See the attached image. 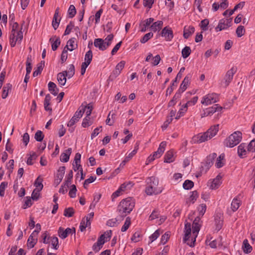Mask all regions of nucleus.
Instances as JSON below:
<instances>
[{"mask_svg":"<svg viewBox=\"0 0 255 255\" xmlns=\"http://www.w3.org/2000/svg\"><path fill=\"white\" fill-rule=\"evenodd\" d=\"M191 50L189 46H186L181 51L182 56L184 58H187L191 54Z\"/></svg>","mask_w":255,"mask_h":255,"instance_id":"nucleus-42","label":"nucleus"},{"mask_svg":"<svg viewBox=\"0 0 255 255\" xmlns=\"http://www.w3.org/2000/svg\"><path fill=\"white\" fill-rule=\"evenodd\" d=\"M51 97L49 94H48L46 95L44 101V109L46 111H49L50 113L52 112V108L49 107V106L50 105Z\"/></svg>","mask_w":255,"mask_h":255,"instance_id":"nucleus-29","label":"nucleus"},{"mask_svg":"<svg viewBox=\"0 0 255 255\" xmlns=\"http://www.w3.org/2000/svg\"><path fill=\"white\" fill-rule=\"evenodd\" d=\"M195 31V28L193 26H185L183 31V37L188 39Z\"/></svg>","mask_w":255,"mask_h":255,"instance_id":"nucleus-26","label":"nucleus"},{"mask_svg":"<svg viewBox=\"0 0 255 255\" xmlns=\"http://www.w3.org/2000/svg\"><path fill=\"white\" fill-rule=\"evenodd\" d=\"M160 34L162 37H165L167 41H171L173 37V31L171 28L168 26L163 28Z\"/></svg>","mask_w":255,"mask_h":255,"instance_id":"nucleus-12","label":"nucleus"},{"mask_svg":"<svg viewBox=\"0 0 255 255\" xmlns=\"http://www.w3.org/2000/svg\"><path fill=\"white\" fill-rule=\"evenodd\" d=\"M73 173L72 170H71L69 172V173L67 176V177H66L67 179L65 182V185H66L67 187H68L69 184L71 183V180L73 178Z\"/></svg>","mask_w":255,"mask_h":255,"instance_id":"nucleus-58","label":"nucleus"},{"mask_svg":"<svg viewBox=\"0 0 255 255\" xmlns=\"http://www.w3.org/2000/svg\"><path fill=\"white\" fill-rule=\"evenodd\" d=\"M209 21L208 19H204L202 20L201 21V23L200 24V28L203 30H204V31L207 30V29H208L207 26L209 24Z\"/></svg>","mask_w":255,"mask_h":255,"instance_id":"nucleus-63","label":"nucleus"},{"mask_svg":"<svg viewBox=\"0 0 255 255\" xmlns=\"http://www.w3.org/2000/svg\"><path fill=\"white\" fill-rule=\"evenodd\" d=\"M232 18H223L219 20L218 25L215 27L216 32L226 29L232 25Z\"/></svg>","mask_w":255,"mask_h":255,"instance_id":"nucleus-10","label":"nucleus"},{"mask_svg":"<svg viewBox=\"0 0 255 255\" xmlns=\"http://www.w3.org/2000/svg\"><path fill=\"white\" fill-rule=\"evenodd\" d=\"M91 225V222L90 219H88V217H86L83 218L81 221L80 225V230L81 232H83L85 230L86 227H88Z\"/></svg>","mask_w":255,"mask_h":255,"instance_id":"nucleus-28","label":"nucleus"},{"mask_svg":"<svg viewBox=\"0 0 255 255\" xmlns=\"http://www.w3.org/2000/svg\"><path fill=\"white\" fill-rule=\"evenodd\" d=\"M237 70V69L236 67H233L231 69L229 70L226 72L222 81V84L225 87L228 86L232 81L233 76L236 73Z\"/></svg>","mask_w":255,"mask_h":255,"instance_id":"nucleus-5","label":"nucleus"},{"mask_svg":"<svg viewBox=\"0 0 255 255\" xmlns=\"http://www.w3.org/2000/svg\"><path fill=\"white\" fill-rule=\"evenodd\" d=\"M153 36L152 32H150L145 34L140 40V42L141 43H145Z\"/></svg>","mask_w":255,"mask_h":255,"instance_id":"nucleus-53","label":"nucleus"},{"mask_svg":"<svg viewBox=\"0 0 255 255\" xmlns=\"http://www.w3.org/2000/svg\"><path fill=\"white\" fill-rule=\"evenodd\" d=\"M37 232L33 231L32 234L30 235L27 240V246L29 248H33L37 241Z\"/></svg>","mask_w":255,"mask_h":255,"instance_id":"nucleus-14","label":"nucleus"},{"mask_svg":"<svg viewBox=\"0 0 255 255\" xmlns=\"http://www.w3.org/2000/svg\"><path fill=\"white\" fill-rule=\"evenodd\" d=\"M146 188L145 192L147 195H157L163 190L162 187L158 186V178L155 176L148 177L146 179Z\"/></svg>","mask_w":255,"mask_h":255,"instance_id":"nucleus-2","label":"nucleus"},{"mask_svg":"<svg viewBox=\"0 0 255 255\" xmlns=\"http://www.w3.org/2000/svg\"><path fill=\"white\" fill-rule=\"evenodd\" d=\"M184 237L183 238V241L185 243H190L191 241H190L189 240L190 235H191V225L190 223H186L185 224V228H184Z\"/></svg>","mask_w":255,"mask_h":255,"instance_id":"nucleus-16","label":"nucleus"},{"mask_svg":"<svg viewBox=\"0 0 255 255\" xmlns=\"http://www.w3.org/2000/svg\"><path fill=\"white\" fill-rule=\"evenodd\" d=\"M225 155L222 154L217 158V161L215 163V166L217 168H219L224 165V163L222 161L224 159Z\"/></svg>","mask_w":255,"mask_h":255,"instance_id":"nucleus-40","label":"nucleus"},{"mask_svg":"<svg viewBox=\"0 0 255 255\" xmlns=\"http://www.w3.org/2000/svg\"><path fill=\"white\" fill-rule=\"evenodd\" d=\"M80 107H83V108H85L86 116L90 117L92 113V106L90 104L87 105H84V104H82Z\"/></svg>","mask_w":255,"mask_h":255,"instance_id":"nucleus-59","label":"nucleus"},{"mask_svg":"<svg viewBox=\"0 0 255 255\" xmlns=\"http://www.w3.org/2000/svg\"><path fill=\"white\" fill-rule=\"evenodd\" d=\"M8 183L7 182H2L0 185V196L3 197L5 188L7 187Z\"/></svg>","mask_w":255,"mask_h":255,"instance_id":"nucleus-57","label":"nucleus"},{"mask_svg":"<svg viewBox=\"0 0 255 255\" xmlns=\"http://www.w3.org/2000/svg\"><path fill=\"white\" fill-rule=\"evenodd\" d=\"M74 209L72 207H69L65 209L64 211V215L65 217H71L74 215Z\"/></svg>","mask_w":255,"mask_h":255,"instance_id":"nucleus-45","label":"nucleus"},{"mask_svg":"<svg viewBox=\"0 0 255 255\" xmlns=\"http://www.w3.org/2000/svg\"><path fill=\"white\" fill-rule=\"evenodd\" d=\"M242 249L245 254H250L253 250L252 247L249 244L248 240L245 239L243 241Z\"/></svg>","mask_w":255,"mask_h":255,"instance_id":"nucleus-30","label":"nucleus"},{"mask_svg":"<svg viewBox=\"0 0 255 255\" xmlns=\"http://www.w3.org/2000/svg\"><path fill=\"white\" fill-rule=\"evenodd\" d=\"M42 181H43V179L41 177H40V176H38L36 178V179L35 180V181L34 183V185L36 187L35 189H38V191H41L43 188V185L42 184Z\"/></svg>","mask_w":255,"mask_h":255,"instance_id":"nucleus-37","label":"nucleus"},{"mask_svg":"<svg viewBox=\"0 0 255 255\" xmlns=\"http://www.w3.org/2000/svg\"><path fill=\"white\" fill-rule=\"evenodd\" d=\"M245 1H242L239 3L238 4H236L233 9H232L229 12V15H232L234 12L237 10L239 8L242 9L245 5Z\"/></svg>","mask_w":255,"mask_h":255,"instance_id":"nucleus-54","label":"nucleus"},{"mask_svg":"<svg viewBox=\"0 0 255 255\" xmlns=\"http://www.w3.org/2000/svg\"><path fill=\"white\" fill-rule=\"evenodd\" d=\"M240 201L237 198H234L231 203L232 210L235 212L237 211L240 206Z\"/></svg>","mask_w":255,"mask_h":255,"instance_id":"nucleus-41","label":"nucleus"},{"mask_svg":"<svg viewBox=\"0 0 255 255\" xmlns=\"http://www.w3.org/2000/svg\"><path fill=\"white\" fill-rule=\"evenodd\" d=\"M162 21L158 20L153 23L150 28L152 31L156 32L157 30L160 29L162 28Z\"/></svg>","mask_w":255,"mask_h":255,"instance_id":"nucleus-34","label":"nucleus"},{"mask_svg":"<svg viewBox=\"0 0 255 255\" xmlns=\"http://www.w3.org/2000/svg\"><path fill=\"white\" fill-rule=\"evenodd\" d=\"M58 234L59 237L62 239H64L67 237L68 235H74L76 236V229L74 227L72 228H67L65 230L62 227H60L58 230Z\"/></svg>","mask_w":255,"mask_h":255,"instance_id":"nucleus-11","label":"nucleus"},{"mask_svg":"<svg viewBox=\"0 0 255 255\" xmlns=\"http://www.w3.org/2000/svg\"><path fill=\"white\" fill-rule=\"evenodd\" d=\"M85 112V108L80 107L78 110L75 112L73 117L71 119L67 124L68 127L73 126L76 122H77L79 119H80L84 112Z\"/></svg>","mask_w":255,"mask_h":255,"instance_id":"nucleus-7","label":"nucleus"},{"mask_svg":"<svg viewBox=\"0 0 255 255\" xmlns=\"http://www.w3.org/2000/svg\"><path fill=\"white\" fill-rule=\"evenodd\" d=\"M154 20V19L153 18L150 17L142 21L140 24V26L141 27L140 31L141 32L146 31L147 27L149 26L150 24L153 22Z\"/></svg>","mask_w":255,"mask_h":255,"instance_id":"nucleus-25","label":"nucleus"},{"mask_svg":"<svg viewBox=\"0 0 255 255\" xmlns=\"http://www.w3.org/2000/svg\"><path fill=\"white\" fill-rule=\"evenodd\" d=\"M48 88L49 91L54 96H56L59 92V89L57 87L56 85L52 82H49L48 84Z\"/></svg>","mask_w":255,"mask_h":255,"instance_id":"nucleus-27","label":"nucleus"},{"mask_svg":"<svg viewBox=\"0 0 255 255\" xmlns=\"http://www.w3.org/2000/svg\"><path fill=\"white\" fill-rule=\"evenodd\" d=\"M181 95L180 92H176L173 97L172 99L168 103V107L173 106L176 103V100L180 97Z\"/></svg>","mask_w":255,"mask_h":255,"instance_id":"nucleus-52","label":"nucleus"},{"mask_svg":"<svg viewBox=\"0 0 255 255\" xmlns=\"http://www.w3.org/2000/svg\"><path fill=\"white\" fill-rule=\"evenodd\" d=\"M67 76L68 78H72L75 74V67L73 64L69 65L68 71H66Z\"/></svg>","mask_w":255,"mask_h":255,"instance_id":"nucleus-50","label":"nucleus"},{"mask_svg":"<svg viewBox=\"0 0 255 255\" xmlns=\"http://www.w3.org/2000/svg\"><path fill=\"white\" fill-rule=\"evenodd\" d=\"M93 58V53L91 50L88 51L85 55V63L90 64L92 61Z\"/></svg>","mask_w":255,"mask_h":255,"instance_id":"nucleus-43","label":"nucleus"},{"mask_svg":"<svg viewBox=\"0 0 255 255\" xmlns=\"http://www.w3.org/2000/svg\"><path fill=\"white\" fill-rule=\"evenodd\" d=\"M130 224V218L128 217L126 219L125 222L121 229V231L123 232H126L128 229Z\"/></svg>","mask_w":255,"mask_h":255,"instance_id":"nucleus-51","label":"nucleus"},{"mask_svg":"<svg viewBox=\"0 0 255 255\" xmlns=\"http://www.w3.org/2000/svg\"><path fill=\"white\" fill-rule=\"evenodd\" d=\"M198 97L195 96L194 97L191 101H188L184 105V111H186L188 106H190L191 105H194L197 102L198 100Z\"/></svg>","mask_w":255,"mask_h":255,"instance_id":"nucleus-44","label":"nucleus"},{"mask_svg":"<svg viewBox=\"0 0 255 255\" xmlns=\"http://www.w3.org/2000/svg\"><path fill=\"white\" fill-rule=\"evenodd\" d=\"M135 206V202L131 197L127 198L122 200L118 206L117 212L121 219H123L129 214Z\"/></svg>","mask_w":255,"mask_h":255,"instance_id":"nucleus-1","label":"nucleus"},{"mask_svg":"<svg viewBox=\"0 0 255 255\" xmlns=\"http://www.w3.org/2000/svg\"><path fill=\"white\" fill-rule=\"evenodd\" d=\"M248 151V146L245 143H242L238 147V154L240 158L245 157Z\"/></svg>","mask_w":255,"mask_h":255,"instance_id":"nucleus-18","label":"nucleus"},{"mask_svg":"<svg viewBox=\"0 0 255 255\" xmlns=\"http://www.w3.org/2000/svg\"><path fill=\"white\" fill-rule=\"evenodd\" d=\"M51 241L53 248L55 250H57L59 247L58 238L56 237H51Z\"/></svg>","mask_w":255,"mask_h":255,"instance_id":"nucleus-62","label":"nucleus"},{"mask_svg":"<svg viewBox=\"0 0 255 255\" xmlns=\"http://www.w3.org/2000/svg\"><path fill=\"white\" fill-rule=\"evenodd\" d=\"M248 151L249 152H255V139L252 140L248 144ZM254 158H255V154Z\"/></svg>","mask_w":255,"mask_h":255,"instance_id":"nucleus-48","label":"nucleus"},{"mask_svg":"<svg viewBox=\"0 0 255 255\" xmlns=\"http://www.w3.org/2000/svg\"><path fill=\"white\" fill-rule=\"evenodd\" d=\"M65 167L63 166L59 167L57 171L56 177L55 179V184L57 186L62 180L65 172Z\"/></svg>","mask_w":255,"mask_h":255,"instance_id":"nucleus-15","label":"nucleus"},{"mask_svg":"<svg viewBox=\"0 0 255 255\" xmlns=\"http://www.w3.org/2000/svg\"><path fill=\"white\" fill-rule=\"evenodd\" d=\"M22 25L19 30L17 32L16 36L13 34H10L9 36V42L10 46L13 47L16 45V42L20 43L23 39V32H22Z\"/></svg>","mask_w":255,"mask_h":255,"instance_id":"nucleus-8","label":"nucleus"},{"mask_svg":"<svg viewBox=\"0 0 255 255\" xmlns=\"http://www.w3.org/2000/svg\"><path fill=\"white\" fill-rule=\"evenodd\" d=\"M213 108V107H209L203 111V113L201 114V118H204L208 116H211L216 112V110Z\"/></svg>","mask_w":255,"mask_h":255,"instance_id":"nucleus-36","label":"nucleus"},{"mask_svg":"<svg viewBox=\"0 0 255 255\" xmlns=\"http://www.w3.org/2000/svg\"><path fill=\"white\" fill-rule=\"evenodd\" d=\"M45 61H41L38 65L37 69L35 70L33 73V76L34 77L37 76L39 74H41L43 69L44 67Z\"/></svg>","mask_w":255,"mask_h":255,"instance_id":"nucleus-33","label":"nucleus"},{"mask_svg":"<svg viewBox=\"0 0 255 255\" xmlns=\"http://www.w3.org/2000/svg\"><path fill=\"white\" fill-rule=\"evenodd\" d=\"M12 89V85L10 83H7L2 89V98L5 99L8 95L9 91H11Z\"/></svg>","mask_w":255,"mask_h":255,"instance_id":"nucleus-32","label":"nucleus"},{"mask_svg":"<svg viewBox=\"0 0 255 255\" xmlns=\"http://www.w3.org/2000/svg\"><path fill=\"white\" fill-rule=\"evenodd\" d=\"M166 146V142L162 141L160 143L159 147L158 148L157 151H155L153 153V156H154L156 158H159L165 150V147Z\"/></svg>","mask_w":255,"mask_h":255,"instance_id":"nucleus-19","label":"nucleus"},{"mask_svg":"<svg viewBox=\"0 0 255 255\" xmlns=\"http://www.w3.org/2000/svg\"><path fill=\"white\" fill-rule=\"evenodd\" d=\"M191 78V75L190 74H188L184 78L177 92H180V94H181V93L184 92L186 90L187 86L189 84Z\"/></svg>","mask_w":255,"mask_h":255,"instance_id":"nucleus-17","label":"nucleus"},{"mask_svg":"<svg viewBox=\"0 0 255 255\" xmlns=\"http://www.w3.org/2000/svg\"><path fill=\"white\" fill-rule=\"evenodd\" d=\"M103 245L97 242L92 246L93 250L95 252L97 253L102 248Z\"/></svg>","mask_w":255,"mask_h":255,"instance_id":"nucleus-64","label":"nucleus"},{"mask_svg":"<svg viewBox=\"0 0 255 255\" xmlns=\"http://www.w3.org/2000/svg\"><path fill=\"white\" fill-rule=\"evenodd\" d=\"M49 41L51 43L52 49L53 51L57 50L58 46L60 45L61 41L59 37L54 36L50 38Z\"/></svg>","mask_w":255,"mask_h":255,"instance_id":"nucleus-22","label":"nucleus"},{"mask_svg":"<svg viewBox=\"0 0 255 255\" xmlns=\"http://www.w3.org/2000/svg\"><path fill=\"white\" fill-rule=\"evenodd\" d=\"M215 222L216 225V230L217 231H219L221 229L223 225V220L221 219L220 215H216L215 217Z\"/></svg>","mask_w":255,"mask_h":255,"instance_id":"nucleus-31","label":"nucleus"},{"mask_svg":"<svg viewBox=\"0 0 255 255\" xmlns=\"http://www.w3.org/2000/svg\"><path fill=\"white\" fill-rule=\"evenodd\" d=\"M96 179V176H90L89 178L86 179L83 184L84 188L87 189L89 184L92 183Z\"/></svg>","mask_w":255,"mask_h":255,"instance_id":"nucleus-61","label":"nucleus"},{"mask_svg":"<svg viewBox=\"0 0 255 255\" xmlns=\"http://www.w3.org/2000/svg\"><path fill=\"white\" fill-rule=\"evenodd\" d=\"M199 221L200 218L199 217H196L193 223V234L194 236V239H192V242L190 243H187V245L191 247H193L194 246V243L196 241V238L197 237V234L200 230V226L199 225Z\"/></svg>","mask_w":255,"mask_h":255,"instance_id":"nucleus-9","label":"nucleus"},{"mask_svg":"<svg viewBox=\"0 0 255 255\" xmlns=\"http://www.w3.org/2000/svg\"><path fill=\"white\" fill-rule=\"evenodd\" d=\"M245 30L242 25L239 26L236 29V34L238 37H241L245 34Z\"/></svg>","mask_w":255,"mask_h":255,"instance_id":"nucleus-56","label":"nucleus"},{"mask_svg":"<svg viewBox=\"0 0 255 255\" xmlns=\"http://www.w3.org/2000/svg\"><path fill=\"white\" fill-rule=\"evenodd\" d=\"M218 101V96L216 93L208 94L203 97L201 104L206 106L216 103Z\"/></svg>","mask_w":255,"mask_h":255,"instance_id":"nucleus-6","label":"nucleus"},{"mask_svg":"<svg viewBox=\"0 0 255 255\" xmlns=\"http://www.w3.org/2000/svg\"><path fill=\"white\" fill-rule=\"evenodd\" d=\"M221 176L218 175L211 182H208V185L211 189H217L221 184Z\"/></svg>","mask_w":255,"mask_h":255,"instance_id":"nucleus-20","label":"nucleus"},{"mask_svg":"<svg viewBox=\"0 0 255 255\" xmlns=\"http://www.w3.org/2000/svg\"><path fill=\"white\" fill-rule=\"evenodd\" d=\"M216 153H213L206 157V161L204 163V166H207V169H209L213 164L214 160L217 157Z\"/></svg>","mask_w":255,"mask_h":255,"instance_id":"nucleus-21","label":"nucleus"},{"mask_svg":"<svg viewBox=\"0 0 255 255\" xmlns=\"http://www.w3.org/2000/svg\"><path fill=\"white\" fill-rule=\"evenodd\" d=\"M44 134L41 130H37L34 135L35 140L37 141H41L43 139Z\"/></svg>","mask_w":255,"mask_h":255,"instance_id":"nucleus-60","label":"nucleus"},{"mask_svg":"<svg viewBox=\"0 0 255 255\" xmlns=\"http://www.w3.org/2000/svg\"><path fill=\"white\" fill-rule=\"evenodd\" d=\"M92 123L93 122L90 120V117L86 116V117L83 120L82 126L83 128L88 127L90 126Z\"/></svg>","mask_w":255,"mask_h":255,"instance_id":"nucleus-49","label":"nucleus"},{"mask_svg":"<svg viewBox=\"0 0 255 255\" xmlns=\"http://www.w3.org/2000/svg\"><path fill=\"white\" fill-rule=\"evenodd\" d=\"M94 46L98 48L100 50L104 51L106 50L109 46L108 45L109 43H107L102 38H96L94 40Z\"/></svg>","mask_w":255,"mask_h":255,"instance_id":"nucleus-13","label":"nucleus"},{"mask_svg":"<svg viewBox=\"0 0 255 255\" xmlns=\"http://www.w3.org/2000/svg\"><path fill=\"white\" fill-rule=\"evenodd\" d=\"M69 17L73 18L76 14V9L74 5H70L68 10Z\"/></svg>","mask_w":255,"mask_h":255,"instance_id":"nucleus-55","label":"nucleus"},{"mask_svg":"<svg viewBox=\"0 0 255 255\" xmlns=\"http://www.w3.org/2000/svg\"><path fill=\"white\" fill-rule=\"evenodd\" d=\"M173 152L171 150L168 151L164 156V162L167 163H170L173 162Z\"/></svg>","mask_w":255,"mask_h":255,"instance_id":"nucleus-38","label":"nucleus"},{"mask_svg":"<svg viewBox=\"0 0 255 255\" xmlns=\"http://www.w3.org/2000/svg\"><path fill=\"white\" fill-rule=\"evenodd\" d=\"M75 38H72L70 39L67 41V45L64 47L65 49H67L68 50H70L71 51L75 49L74 45V43L75 42Z\"/></svg>","mask_w":255,"mask_h":255,"instance_id":"nucleus-39","label":"nucleus"},{"mask_svg":"<svg viewBox=\"0 0 255 255\" xmlns=\"http://www.w3.org/2000/svg\"><path fill=\"white\" fill-rule=\"evenodd\" d=\"M117 218H118V219L115 218V219H112L109 220L107 222V225H108V226L111 227L117 226L118 225V223H117L118 220L121 219L119 216H118L117 217ZM121 220H122V219H121Z\"/></svg>","mask_w":255,"mask_h":255,"instance_id":"nucleus-47","label":"nucleus"},{"mask_svg":"<svg viewBox=\"0 0 255 255\" xmlns=\"http://www.w3.org/2000/svg\"><path fill=\"white\" fill-rule=\"evenodd\" d=\"M72 153V148H68L65 150L60 155V161L61 162H67L69 160V157Z\"/></svg>","mask_w":255,"mask_h":255,"instance_id":"nucleus-23","label":"nucleus"},{"mask_svg":"<svg viewBox=\"0 0 255 255\" xmlns=\"http://www.w3.org/2000/svg\"><path fill=\"white\" fill-rule=\"evenodd\" d=\"M242 133L237 131L231 134L224 141V145L228 147H233L238 144L242 140Z\"/></svg>","mask_w":255,"mask_h":255,"instance_id":"nucleus-4","label":"nucleus"},{"mask_svg":"<svg viewBox=\"0 0 255 255\" xmlns=\"http://www.w3.org/2000/svg\"><path fill=\"white\" fill-rule=\"evenodd\" d=\"M219 129V125L211 126L207 131L200 133L193 137V139L197 143H201L211 139L217 133Z\"/></svg>","mask_w":255,"mask_h":255,"instance_id":"nucleus-3","label":"nucleus"},{"mask_svg":"<svg viewBox=\"0 0 255 255\" xmlns=\"http://www.w3.org/2000/svg\"><path fill=\"white\" fill-rule=\"evenodd\" d=\"M194 186V182L191 180H186L183 184V187L185 190L191 189Z\"/></svg>","mask_w":255,"mask_h":255,"instance_id":"nucleus-46","label":"nucleus"},{"mask_svg":"<svg viewBox=\"0 0 255 255\" xmlns=\"http://www.w3.org/2000/svg\"><path fill=\"white\" fill-rule=\"evenodd\" d=\"M66 71L59 73L57 75V80L61 87L64 86L66 82Z\"/></svg>","mask_w":255,"mask_h":255,"instance_id":"nucleus-24","label":"nucleus"},{"mask_svg":"<svg viewBox=\"0 0 255 255\" xmlns=\"http://www.w3.org/2000/svg\"><path fill=\"white\" fill-rule=\"evenodd\" d=\"M191 195L190 197L187 199L186 203L187 204H190V203H194L198 197V192L197 191H193L191 192Z\"/></svg>","mask_w":255,"mask_h":255,"instance_id":"nucleus-35","label":"nucleus"}]
</instances>
